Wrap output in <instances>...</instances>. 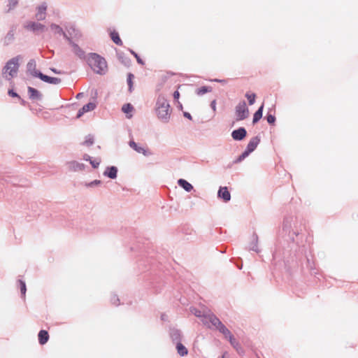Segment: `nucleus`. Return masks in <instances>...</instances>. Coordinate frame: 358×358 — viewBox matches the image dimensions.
I'll list each match as a JSON object with an SVG mask.
<instances>
[{"label": "nucleus", "mask_w": 358, "mask_h": 358, "mask_svg": "<svg viewBox=\"0 0 358 358\" xmlns=\"http://www.w3.org/2000/svg\"><path fill=\"white\" fill-rule=\"evenodd\" d=\"M155 110L157 117L163 122L167 123L170 120L171 106L169 101L162 94H159L156 101Z\"/></svg>", "instance_id": "obj_1"}, {"label": "nucleus", "mask_w": 358, "mask_h": 358, "mask_svg": "<svg viewBox=\"0 0 358 358\" xmlns=\"http://www.w3.org/2000/svg\"><path fill=\"white\" fill-rule=\"evenodd\" d=\"M87 64L96 73L104 75L107 71L106 59L96 53H90L86 58Z\"/></svg>", "instance_id": "obj_2"}, {"label": "nucleus", "mask_w": 358, "mask_h": 358, "mask_svg": "<svg viewBox=\"0 0 358 358\" xmlns=\"http://www.w3.org/2000/svg\"><path fill=\"white\" fill-rule=\"evenodd\" d=\"M282 229L294 241V236H297L302 231V224L299 223L296 217L289 215L285 217L283 222Z\"/></svg>", "instance_id": "obj_3"}, {"label": "nucleus", "mask_w": 358, "mask_h": 358, "mask_svg": "<svg viewBox=\"0 0 358 358\" xmlns=\"http://www.w3.org/2000/svg\"><path fill=\"white\" fill-rule=\"evenodd\" d=\"M22 59V56L19 55L9 59L2 70V73L5 78L8 80H11L17 74L20 62Z\"/></svg>", "instance_id": "obj_4"}, {"label": "nucleus", "mask_w": 358, "mask_h": 358, "mask_svg": "<svg viewBox=\"0 0 358 358\" xmlns=\"http://www.w3.org/2000/svg\"><path fill=\"white\" fill-rule=\"evenodd\" d=\"M190 312L196 317L201 318V322L208 328H211L210 324L211 323V316H215V314L211 313V311L207 308H203V310H199L195 307L190 308Z\"/></svg>", "instance_id": "obj_5"}, {"label": "nucleus", "mask_w": 358, "mask_h": 358, "mask_svg": "<svg viewBox=\"0 0 358 358\" xmlns=\"http://www.w3.org/2000/svg\"><path fill=\"white\" fill-rule=\"evenodd\" d=\"M210 319L212 320L211 323L210 324V327H214L217 330L222 334L226 338L229 339V337L233 336L230 331L222 324L216 315L211 316Z\"/></svg>", "instance_id": "obj_6"}, {"label": "nucleus", "mask_w": 358, "mask_h": 358, "mask_svg": "<svg viewBox=\"0 0 358 358\" xmlns=\"http://www.w3.org/2000/svg\"><path fill=\"white\" fill-rule=\"evenodd\" d=\"M23 27L26 30L36 34L43 33L47 30V27L44 24L31 20L25 22L23 24Z\"/></svg>", "instance_id": "obj_7"}, {"label": "nucleus", "mask_w": 358, "mask_h": 358, "mask_svg": "<svg viewBox=\"0 0 358 358\" xmlns=\"http://www.w3.org/2000/svg\"><path fill=\"white\" fill-rule=\"evenodd\" d=\"M236 120L237 121L243 120L248 117L249 110L245 101H241L235 108Z\"/></svg>", "instance_id": "obj_8"}, {"label": "nucleus", "mask_w": 358, "mask_h": 358, "mask_svg": "<svg viewBox=\"0 0 358 358\" xmlns=\"http://www.w3.org/2000/svg\"><path fill=\"white\" fill-rule=\"evenodd\" d=\"M68 43L69 45H71L73 48V52L75 55H76L80 59H85V53L83 49H81L79 45L76 43H75L71 38H68Z\"/></svg>", "instance_id": "obj_9"}, {"label": "nucleus", "mask_w": 358, "mask_h": 358, "mask_svg": "<svg viewBox=\"0 0 358 358\" xmlns=\"http://www.w3.org/2000/svg\"><path fill=\"white\" fill-rule=\"evenodd\" d=\"M29 99L32 101H39L43 98L42 94L36 89L32 87H27Z\"/></svg>", "instance_id": "obj_10"}, {"label": "nucleus", "mask_w": 358, "mask_h": 358, "mask_svg": "<svg viewBox=\"0 0 358 358\" xmlns=\"http://www.w3.org/2000/svg\"><path fill=\"white\" fill-rule=\"evenodd\" d=\"M246 135L247 131L244 127H239L231 132V137L235 141H242Z\"/></svg>", "instance_id": "obj_11"}, {"label": "nucleus", "mask_w": 358, "mask_h": 358, "mask_svg": "<svg viewBox=\"0 0 358 358\" xmlns=\"http://www.w3.org/2000/svg\"><path fill=\"white\" fill-rule=\"evenodd\" d=\"M27 72L34 77L38 78V73H41L36 69V63L34 59H30L27 64Z\"/></svg>", "instance_id": "obj_12"}, {"label": "nucleus", "mask_w": 358, "mask_h": 358, "mask_svg": "<svg viewBox=\"0 0 358 358\" xmlns=\"http://www.w3.org/2000/svg\"><path fill=\"white\" fill-rule=\"evenodd\" d=\"M38 78H40L43 82L53 84V85H57L59 84L62 81V80L59 78H55V77H50L48 76H46L42 73H38Z\"/></svg>", "instance_id": "obj_13"}, {"label": "nucleus", "mask_w": 358, "mask_h": 358, "mask_svg": "<svg viewBox=\"0 0 358 358\" xmlns=\"http://www.w3.org/2000/svg\"><path fill=\"white\" fill-rule=\"evenodd\" d=\"M67 168L69 171H80L85 169V165L76 161H71L66 163Z\"/></svg>", "instance_id": "obj_14"}, {"label": "nucleus", "mask_w": 358, "mask_h": 358, "mask_svg": "<svg viewBox=\"0 0 358 358\" xmlns=\"http://www.w3.org/2000/svg\"><path fill=\"white\" fill-rule=\"evenodd\" d=\"M217 196L220 199H222L224 202H228L231 199V194L227 187H220L217 192Z\"/></svg>", "instance_id": "obj_15"}, {"label": "nucleus", "mask_w": 358, "mask_h": 358, "mask_svg": "<svg viewBox=\"0 0 358 358\" xmlns=\"http://www.w3.org/2000/svg\"><path fill=\"white\" fill-rule=\"evenodd\" d=\"M47 5L43 3L37 8V13H36V18L37 20H43L46 16Z\"/></svg>", "instance_id": "obj_16"}, {"label": "nucleus", "mask_w": 358, "mask_h": 358, "mask_svg": "<svg viewBox=\"0 0 358 358\" xmlns=\"http://www.w3.org/2000/svg\"><path fill=\"white\" fill-rule=\"evenodd\" d=\"M96 108V104L92 102H90L85 105H84L78 112L76 115L77 118H80L83 115L84 113L92 111Z\"/></svg>", "instance_id": "obj_17"}, {"label": "nucleus", "mask_w": 358, "mask_h": 358, "mask_svg": "<svg viewBox=\"0 0 358 358\" xmlns=\"http://www.w3.org/2000/svg\"><path fill=\"white\" fill-rule=\"evenodd\" d=\"M50 29L52 31L55 32V34L62 35L64 38L68 41V38H71V37L68 36V34L63 30V29L58 24L52 23L50 24Z\"/></svg>", "instance_id": "obj_18"}, {"label": "nucleus", "mask_w": 358, "mask_h": 358, "mask_svg": "<svg viewBox=\"0 0 358 358\" xmlns=\"http://www.w3.org/2000/svg\"><path fill=\"white\" fill-rule=\"evenodd\" d=\"M170 337L172 341L175 343H178L181 342L182 340V333L180 330L172 328L170 329Z\"/></svg>", "instance_id": "obj_19"}, {"label": "nucleus", "mask_w": 358, "mask_h": 358, "mask_svg": "<svg viewBox=\"0 0 358 358\" xmlns=\"http://www.w3.org/2000/svg\"><path fill=\"white\" fill-rule=\"evenodd\" d=\"M117 168L115 166H108L103 172V176L110 178L115 179L117 176Z\"/></svg>", "instance_id": "obj_20"}, {"label": "nucleus", "mask_w": 358, "mask_h": 358, "mask_svg": "<svg viewBox=\"0 0 358 358\" xmlns=\"http://www.w3.org/2000/svg\"><path fill=\"white\" fill-rule=\"evenodd\" d=\"M15 30H16V27L15 25H13L10 27V30L8 31V32L4 37V44L5 45H8L13 42V41L15 40Z\"/></svg>", "instance_id": "obj_21"}, {"label": "nucleus", "mask_w": 358, "mask_h": 358, "mask_svg": "<svg viewBox=\"0 0 358 358\" xmlns=\"http://www.w3.org/2000/svg\"><path fill=\"white\" fill-rule=\"evenodd\" d=\"M259 143H260V138L258 136H256L250 140V141L246 147V149L248 151L252 152L257 148V147Z\"/></svg>", "instance_id": "obj_22"}, {"label": "nucleus", "mask_w": 358, "mask_h": 358, "mask_svg": "<svg viewBox=\"0 0 358 358\" xmlns=\"http://www.w3.org/2000/svg\"><path fill=\"white\" fill-rule=\"evenodd\" d=\"M249 250L255 251L256 252H259V250L258 248V236L256 233H253L251 237V242L249 245Z\"/></svg>", "instance_id": "obj_23"}, {"label": "nucleus", "mask_w": 358, "mask_h": 358, "mask_svg": "<svg viewBox=\"0 0 358 358\" xmlns=\"http://www.w3.org/2000/svg\"><path fill=\"white\" fill-rule=\"evenodd\" d=\"M38 342L41 345L45 344L49 339V334L45 330H41L38 333Z\"/></svg>", "instance_id": "obj_24"}, {"label": "nucleus", "mask_w": 358, "mask_h": 358, "mask_svg": "<svg viewBox=\"0 0 358 358\" xmlns=\"http://www.w3.org/2000/svg\"><path fill=\"white\" fill-rule=\"evenodd\" d=\"M178 184L180 187L183 188L186 192H191L193 189V186L185 179H179Z\"/></svg>", "instance_id": "obj_25"}, {"label": "nucleus", "mask_w": 358, "mask_h": 358, "mask_svg": "<svg viewBox=\"0 0 358 358\" xmlns=\"http://www.w3.org/2000/svg\"><path fill=\"white\" fill-rule=\"evenodd\" d=\"M176 348L179 355L184 357L188 354V350L181 342L176 343Z\"/></svg>", "instance_id": "obj_26"}, {"label": "nucleus", "mask_w": 358, "mask_h": 358, "mask_svg": "<svg viewBox=\"0 0 358 358\" xmlns=\"http://www.w3.org/2000/svg\"><path fill=\"white\" fill-rule=\"evenodd\" d=\"M263 109H264V104H262L257 109V110L255 113V114L253 115V120H252L253 124H256L257 122H258L260 120V119L262 117Z\"/></svg>", "instance_id": "obj_27"}, {"label": "nucleus", "mask_w": 358, "mask_h": 358, "mask_svg": "<svg viewBox=\"0 0 358 358\" xmlns=\"http://www.w3.org/2000/svg\"><path fill=\"white\" fill-rule=\"evenodd\" d=\"M228 340L233 348H235L238 353H241V351H242V348L241 347L238 341L234 338V336H231L229 338Z\"/></svg>", "instance_id": "obj_28"}, {"label": "nucleus", "mask_w": 358, "mask_h": 358, "mask_svg": "<svg viewBox=\"0 0 358 358\" xmlns=\"http://www.w3.org/2000/svg\"><path fill=\"white\" fill-rule=\"evenodd\" d=\"M18 4V0H8L5 13H8L13 10Z\"/></svg>", "instance_id": "obj_29"}, {"label": "nucleus", "mask_w": 358, "mask_h": 358, "mask_svg": "<svg viewBox=\"0 0 358 358\" xmlns=\"http://www.w3.org/2000/svg\"><path fill=\"white\" fill-rule=\"evenodd\" d=\"M110 38L111 39L113 40V41L116 44V45H122V40L120 39V36H119V34L116 31H113V32H111L110 33Z\"/></svg>", "instance_id": "obj_30"}, {"label": "nucleus", "mask_w": 358, "mask_h": 358, "mask_svg": "<svg viewBox=\"0 0 358 358\" xmlns=\"http://www.w3.org/2000/svg\"><path fill=\"white\" fill-rule=\"evenodd\" d=\"M211 91H212L211 87L203 86L200 88L196 89V94L199 96H202L204 94H206L207 92H210Z\"/></svg>", "instance_id": "obj_31"}, {"label": "nucleus", "mask_w": 358, "mask_h": 358, "mask_svg": "<svg viewBox=\"0 0 358 358\" xmlns=\"http://www.w3.org/2000/svg\"><path fill=\"white\" fill-rule=\"evenodd\" d=\"M94 144V136L91 134L87 135L85 137V141L83 143V145L90 147Z\"/></svg>", "instance_id": "obj_32"}, {"label": "nucleus", "mask_w": 358, "mask_h": 358, "mask_svg": "<svg viewBox=\"0 0 358 358\" xmlns=\"http://www.w3.org/2000/svg\"><path fill=\"white\" fill-rule=\"evenodd\" d=\"M135 151H136L138 153L143 154L144 156H149V155H150L152 154L149 151L148 149H146V148H145L143 147H141V146H139V145L137 146V148L135 150Z\"/></svg>", "instance_id": "obj_33"}, {"label": "nucleus", "mask_w": 358, "mask_h": 358, "mask_svg": "<svg viewBox=\"0 0 358 358\" xmlns=\"http://www.w3.org/2000/svg\"><path fill=\"white\" fill-rule=\"evenodd\" d=\"M18 282H19V285H20L21 294H22V296H24L25 294H26V291H27V287H26L25 282L22 280H19Z\"/></svg>", "instance_id": "obj_34"}, {"label": "nucleus", "mask_w": 358, "mask_h": 358, "mask_svg": "<svg viewBox=\"0 0 358 358\" xmlns=\"http://www.w3.org/2000/svg\"><path fill=\"white\" fill-rule=\"evenodd\" d=\"M245 97L248 99V103L250 105H253L255 102V98H256V94L252 93V94H249V93H246L245 94Z\"/></svg>", "instance_id": "obj_35"}, {"label": "nucleus", "mask_w": 358, "mask_h": 358, "mask_svg": "<svg viewBox=\"0 0 358 358\" xmlns=\"http://www.w3.org/2000/svg\"><path fill=\"white\" fill-rule=\"evenodd\" d=\"M134 75L131 73H129L127 76V84H128V86H129V90L130 92H131L132 90V87H133V82H132V79L134 78Z\"/></svg>", "instance_id": "obj_36"}, {"label": "nucleus", "mask_w": 358, "mask_h": 358, "mask_svg": "<svg viewBox=\"0 0 358 358\" xmlns=\"http://www.w3.org/2000/svg\"><path fill=\"white\" fill-rule=\"evenodd\" d=\"M133 109H134V107L131 103L124 104L122 108V111L124 113H128L129 112H131Z\"/></svg>", "instance_id": "obj_37"}, {"label": "nucleus", "mask_w": 358, "mask_h": 358, "mask_svg": "<svg viewBox=\"0 0 358 358\" xmlns=\"http://www.w3.org/2000/svg\"><path fill=\"white\" fill-rule=\"evenodd\" d=\"M129 52H131V55H133L135 58L136 59V61L139 64H141V65H143L144 64V62L143 61V59L138 56V55L135 52L134 50H129Z\"/></svg>", "instance_id": "obj_38"}, {"label": "nucleus", "mask_w": 358, "mask_h": 358, "mask_svg": "<svg viewBox=\"0 0 358 358\" xmlns=\"http://www.w3.org/2000/svg\"><path fill=\"white\" fill-rule=\"evenodd\" d=\"M101 184V181L99 180H94L90 182L85 183V186L87 187H92Z\"/></svg>", "instance_id": "obj_39"}, {"label": "nucleus", "mask_w": 358, "mask_h": 358, "mask_svg": "<svg viewBox=\"0 0 358 358\" xmlns=\"http://www.w3.org/2000/svg\"><path fill=\"white\" fill-rule=\"evenodd\" d=\"M266 117L268 124H274V122H275V117L269 113H267Z\"/></svg>", "instance_id": "obj_40"}, {"label": "nucleus", "mask_w": 358, "mask_h": 358, "mask_svg": "<svg viewBox=\"0 0 358 358\" xmlns=\"http://www.w3.org/2000/svg\"><path fill=\"white\" fill-rule=\"evenodd\" d=\"M110 301L113 304H114L115 306L120 305V299L117 295L112 296L110 298Z\"/></svg>", "instance_id": "obj_41"}, {"label": "nucleus", "mask_w": 358, "mask_h": 358, "mask_svg": "<svg viewBox=\"0 0 358 358\" xmlns=\"http://www.w3.org/2000/svg\"><path fill=\"white\" fill-rule=\"evenodd\" d=\"M101 162V160H92L91 159V161H90V164L92 166L93 168L96 169L98 168Z\"/></svg>", "instance_id": "obj_42"}, {"label": "nucleus", "mask_w": 358, "mask_h": 358, "mask_svg": "<svg viewBox=\"0 0 358 358\" xmlns=\"http://www.w3.org/2000/svg\"><path fill=\"white\" fill-rule=\"evenodd\" d=\"M8 94L9 96L12 97H17L18 99H20V96H19L18 94L16 93L13 90H9Z\"/></svg>", "instance_id": "obj_43"}, {"label": "nucleus", "mask_w": 358, "mask_h": 358, "mask_svg": "<svg viewBox=\"0 0 358 358\" xmlns=\"http://www.w3.org/2000/svg\"><path fill=\"white\" fill-rule=\"evenodd\" d=\"M129 145L135 150L138 145L134 141L131 140L129 142Z\"/></svg>", "instance_id": "obj_44"}, {"label": "nucleus", "mask_w": 358, "mask_h": 358, "mask_svg": "<svg viewBox=\"0 0 358 358\" xmlns=\"http://www.w3.org/2000/svg\"><path fill=\"white\" fill-rule=\"evenodd\" d=\"M67 31L69 34L68 36H71L73 33H75L76 31V29L74 27L71 26L67 29Z\"/></svg>", "instance_id": "obj_45"}, {"label": "nucleus", "mask_w": 358, "mask_h": 358, "mask_svg": "<svg viewBox=\"0 0 358 358\" xmlns=\"http://www.w3.org/2000/svg\"><path fill=\"white\" fill-rule=\"evenodd\" d=\"M210 108L215 112L216 110V100H213L210 103Z\"/></svg>", "instance_id": "obj_46"}, {"label": "nucleus", "mask_w": 358, "mask_h": 358, "mask_svg": "<svg viewBox=\"0 0 358 358\" xmlns=\"http://www.w3.org/2000/svg\"><path fill=\"white\" fill-rule=\"evenodd\" d=\"M250 153H251V152H250L247 149H245V150L241 154V155L243 157V159H245Z\"/></svg>", "instance_id": "obj_47"}, {"label": "nucleus", "mask_w": 358, "mask_h": 358, "mask_svg": "<svg viewBox=\"0 0 358 358\" xmlns=\"http://www.w3.org/2000/svg\"><path fill=\"white\" fill-rule=\"evenodd\" d=\"M250 153H251V152H250L247 149H245V150L241 154V155L243 157V159H245Z\"/></svg>", "instance_id": "obj_48"}, {"label": "nucleus", "mask_w": 358, "mask_h": 358, "mask_svg": "<svg viewBox=\"0 0 358 358\" xmlns=\"http://www.w3.org/2000/svg\"><path fill=\"white\" fill-rule=\"evenodd\" d=\"M243 157H242V155H241L240 156H238L234 162V163L235 164H237V163H240L243 160Z\"/></svg>", "instance_id": "obj_49"}, {"label": "nucleus", "mask_w": 358, "mask_h": 358, "mask_svg": "<svg viewBox=\"0 0 358 358\" xmlns=\"http://www.w3.org/2000/svg\"><path fill=\"white\" fill-rule=\"evenodd\" d=\"M212 81L220 83H222L223 85L227 83V80H221V79H217V78L213 80Z\"/></svg>", "instance_id": "obj_50"}, {"label": "nucleus", "mask_w": 358, "mask_h": 358, "mask_svg": "<svg viewBox=\"0 0 358 358\" xmlns=\"http://www.w3.org/2000/svg\"><path fill=\"white\" fill-rule=\"evenodd\" d=\"M183 115H184L185 117H186V118H187V119H189L190 120L192 119V117L191 114L189 113H188V112H184L183 113Z\"/></svg>", "instance_id": "obj_51"}, {"label": "nucleus", "mask_w": 358, "mask_h": 358, "mask_svg": "<svg viewBox=\"0 0 358 358\" xmlns=\"http://www.w3.org/2000/svg\"><path fill=\"white\" fill-rule=\"evenodd\" d=\"M173 99H176H176H179V97H180V93H179V92H178V91H175V92H173Z\"/></svg>", "instance_id": "obj_52"}, {"label": "nucleus", "mask_w": 358, "mask_h": 358, "mask_svg": "<svg viewBox=\"0 0 358 358\" xmlns=\"http://www.w3.org/2000/svg\"><path fill=\"white\" fill-rule=\"evenodd\" d=\"M91 157L90 155H88L87 154H85L83 156V159L85 160V161H91Z\"/></svg>", "instance_id": "obj_53"}, {"label": "nucleus", "mask_w": 358, "mask_h": 358, "mask_svg": "<svg viewBox=\"0 0 358 358\" xmlns=\"http://www.w3.org/2000/svg\"><path fill=\"white\" fill-rule=\"evenodd\" d=\"M18 99L20 100V103H21L22 106H27V102L25 100H24L23 99H22L21 97H20V99Z\"/></svg>", "instance_id": "obj_54"}, {"label": "nucleus", "mask_w": 358, "mask_h": 358, "mask_svg": "<svg viewBox=\"0 0 358 358\" xmlns=\"http://www.w3.org/2000/svg\"><path fill=\"white\" fill-rule=\"evenodd\" d=\"M51 71H53V72H54V73H60V72H59V71H58L57 69H54V68H53V69H51Z\"/></svg>", "instance_id": "obj_55"}, {"label": "nucleus", "mask_w": 358, "mask_h": 358, "mask_svg": "<svg viewBox=\"0 0 358 358\" xmlns=\"http://www.w3.org/2000/svg\"><path fill=\"white\" fill-rule=\"evenodd\" d=\"M161 319H162V320H164H164H166V315H165L164 314H162V316H161Z\"/></svg>", "instance_id": "obj_56"}, {"label": "nucleus", "mask_w": 358, "mask_h": 358, "mask_svg": "<svg viewBox=\"0 0 358 358\" xmlns=\"http://www.w3.org/2000/svg\"><path fill=\"white\" fill-rule=\"evenodd\" d=\"M83 96V93H78L76 96V98L77 99H79L80 97H81Z\"/></svg>", "instance_id": "obj_57"}, {"label": "nucleus", "mask_w": 358, "mask_h": 358, "mask_svg": "<svg viewBox=\"0 0 358 358\" xmlns=\"http://www.w3.org/2000/svg\"><path fill=\"white\" fill-rule=\"evenodd\" d=\"M223 358V357H222Z\"/></svg>", "instance_id": "obj_58"}]
</instances>
